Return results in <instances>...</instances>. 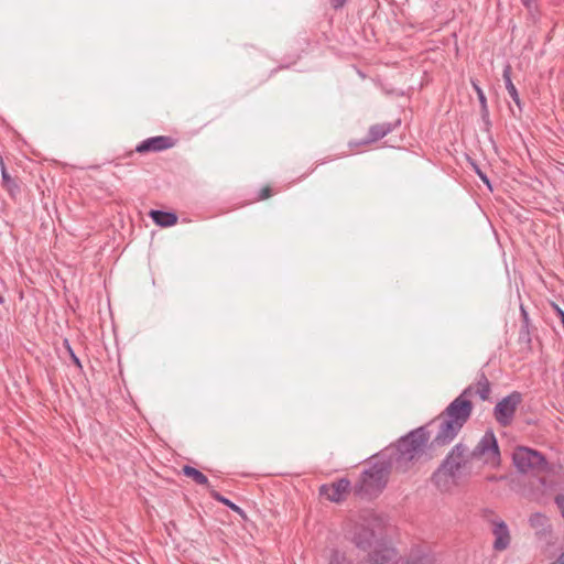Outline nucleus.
Returning a JSON list of instances; mask_svg holds the SVG:
<instances>
[{
	"label": "nucleus",
	"mask_w": 564,
	"mask_h": 564,
	"mask_svg": "<svg viewBox=\"0 0 564 564\" xmlns=\"http://www.w3.org/2000/svg\"><path fill=\"white\" fill-rule=\"evenodd\" d=\"M512 463L521 474H542L549 470V463L539 451L518 446L512 454Z\"/></svg>",
	"instance_id": "6"
},
{
	"label": "nucleus",
	"mask_w": 564,
	"mask_h": 564,
	"mask_svg": "<svg viewBox=\"0 0 564 564\" xmlns=\"http://www.w3.org/2000/svg\"><path fill=\"white\" fill-rule=\"evenodd\" d=\"M492 534L495 535L492 546L496 551H503L510 545V532L505 521L499 520L494 522Z\"/></svg>",
	"instance_id": "13"
},
{
	"label": "nucleus",
	"mask_w": 564,
	"mask_h": 564,
	"mask_svg": "<svg viewBox=\"0 0 564 564\" xmlns=\"http://www.w3.org/2000/svg\"><path fill=\"white\" fill-rule=\"evenodd\" d=\"M471 85H473L474 90L476 91V95H477V98H478V101L480 105L481 120L485 124V129L488 131L491 127V121H490V117H489V108H488L486 95H485L484 90L481 89V87L476 82L471 80Z\"/></svg>",
	"instance_id": "15"
},
{
	"label": "nucleus",
	"mask_w": 564,
	"mask_h": 564,
	"mask_svg": "<svg viewBox=\"0 0 564 564\" xmlns=\"http://www.w3.org/2000/svg\"><path fill=\"white\" fill-rule=\"evenodd\" d=\"M367 555L370 564H397L399 562L398 550L384 536Z\"/></svg>",
	"instance_id": "8"
},
{
	"label": "nucleus",
	"mask_w": 564,
	"mask_h": 564,
	"mask_svg": "<svg viewBox=\"0 0 564 564\" xmlns=\"http://www.w3.org/2000/svg\"><path fill=\"white\" fill-rule=\"evenodd\" d=\"M137 151L140 152L141 151V145L137 147Z\"/></svg>",
	"instance_id": "32"
},
{
	"label": "nucleus",
	"mask_w": 564,
	"mask_h": 564,
	"mask_svg": "<svg viewBox=\"0 0 564 564\" xmlns=\"http://www.w3.org/2000/svg\"><path fill=\"white\" fill-rule=\"evenodd\" d=\"M551 564H564V552L557 557L556 561L552 562Z\"/></svg>",
	"instance_id": "29"
},
{
	"label": "nucleus",
	"mask_w": 564,
	"mask_h": 564,
	"mask_svg": "<svg viewBox=\"0 0 564 564\" xmlns=\"http://www.w3.org/2000/svg\"><path fill=\"white\" fill-rule=\"evenodd\" d=\"M518 341L521 346L524 347V349L527 351H531L532 338H531L530 325H521L520 330H519Z\"/></svg>",
	"instance_id": "21"
},
{
	"label": "nucleus",
	"mask_w": 564,
	"mask_h": 564,
	"mask_svg": "<svg viewBox=\"0 0 564 564\" xmlns=\"http://www.w3.org/2000/svg\"><path fill=\"white\" fill-rule=\"evenodd\" d=\"M175 145V140L167 135L152 137L143 140V152H160Z\"/></svg>",
	"instance_id": "14"
},
{
	"label": "nucleus",
	"mask_w": 564,
	"mask_h": 564,
	"mask_svg": "<svg viewBox=\"0 0 564 564\" xmlns=\"http://www.w3.org/2000/svg\"><path fill=\"white\" fill-rule=\"evenodd\" d=\"M2 302H3V299H2V296L0 295V304H1Z\"/></svg>",
	"instance_id": "33"
},
{
	"label": "nucleus",
	"mask_w": 564,
	"mask_h": 564,
	"mask_svg": "<svg viewBox=\"0 0 564 564\" xmlns=\"http://www.w3.org/2000/svg\"><path fill=\"white\" fill-rule=\"evenodd\" d=\"M182 470L186 477L192 478L196 484L206 486L208 490L214 489V487L210 486L208 478L198 469L189 465H185Z\"/></svg>",
	"instance_id": "19"
},
{
	"label": "nucleus",
	"mask_w": 564,
	"mask_h": 564,
	"mask_svg": "<svg viewBox=\"0 0 564 564\" xmlns=\"http://www.w3.org/2000/svg\"><path fill=\"white\" fill-rule=\"evenodd\" d=\"M73 359H74V361H75L77 365H79V360H78L74 355H73Z\"/></svg>",
	"instance_id": "31"
},
{
	"label": "nucleus",
	"mask_w": 564,
	"mask_h": 564,
	"mask_svg": "<svg viewBox=\"0 0 564 564\" xmlns=\"http://www.w3.org/2000/svg\"><path fill=\"white\" fill-rule=\"evenodd\" d=\"M520 314H521V325H530L529 313L527 312L525 307L522 304L520 305Z\"/></svg>",
	"instance_id": "24"
},
{
	"label": "nucleus",
	"mask_w": 564,
	"mask_h": 564,
	"mask_svg": "<svg viewBox=\"0 0 564 564\" xmlns=\"http://www.w3.org/2000/svg\"><path fill=\"white\" fill-rule=\"evenodd\" d=\"M271 195H272V189L267 186V187H263L260 189L258 199L263 200V199L269 198Z\"/></svg>",
	"instance_id": "25"
},
{
	"label": "nucleus",
	"mask_w": 564,
	"mask_h": 564,
	"mask_svg": "<svg viewBox=\"0 0 564 564\" xmlns=\"http://www.w3.org/2000/svg\"><path fill=\"white\" fill-rule=\"evenodd\" d=\"M430 440L429 425L419 426L381 451L382 457L388 460L393 471L405 474L416 464L433 457L434 449L430 447Z\"/></svg>",
	"instance_id": "2"
},
{
	"label": "nucleus",
	"mask_w": 564,
	"mask_h": 564,
	"mask_svg": "<svg viewBox=\"0 0 564 564\" xmlns=\"http://www.w3.org/2000/svg\"><path fill=\"white\" fill-rule=\"evenodd\" d=\"M529 523L536 530V534H546L551 531L547 517L541 512L531 514Z\"/></svg>",
	"instance_id": "18"
},
{
	"label": "nucleus",
	"mask_w": 564,
	"mask_h": 564,
	"mask_svg": "<svg viewBox=\"0 0 564 564\" xmlns=\"http://www.w3.org/2000/svg\"><path fill=\"white\" fill-rule=\"evenodd\" d=\"M471 165L475 173L480 177V180L490 187V182L486 173H484L475 162H471Z\"/></svg>",
	"instance_id": "23"
},
{
	"label": "nucleus",
	"mask_w": 564,
	"mask_h": 564,
	"mask_svg": "<svg viewBox=\"0 0 564 564\" xmlns=\"http://www.w3.org/2000/svg\"><path fill=\"white\" fill-rule=\"evenodd\" d=\"M471 389V393L468 395V400L473 395H478L481 401L489 400L491 392V384L484 371L477 373L475 382L466 387L465 389Z\"/></svg>",
	"instance_id": "11"
},
{
	"label": "nucleus",
	"mask_w": 564,
	"mask_h": 564,
	"mask_svg": "<svg viewBox=\"0 0 564 564\" xmlns=\"http://www.w3.org/2000/svg\"><path fill=\"white\" fill-rule=\"evenodd\" d=\"M2 177L4 181H9L10 180V176L8 175L7 171L4 167H2Z\"/></svg>",
	"instance_id": "30"
},
{
	"label": "nucleus",
	"mask_w": 564,
	"mask_h": 564,
	"mask_svg": "<svg viewBox=\"0 0 564 564\" xmlns=\"http://www.w3.org/2000/svg\"><path fill=\"white\" fill-rule=\"evenodd\" d=\"M557 508L561 511L562 517L564 518V495L560 494L554 499Z\"/></svg>",
	"instance_id": "26"
},
{
	"label": "nucleus",
	"mask_w": 564,
	"mask_h": 564,
	"mask_svg": "<svg viewBox=\"0 0 564 564\" xmlns=\"http://www.w3.org/2000/svg\"><path fill=\"white\" fill-rule=\"evenodd\" d=\"M351 484L348 478H340L332 484H324L319 487V495L332 502H341L350 491Z\"/></svg>",
	"instance_id": "9"
},
{
	"label": "nucleus",
	"mask_w": 564,
	"mask_h": 564,
	"mask_svg": "<svg viewBox=\"0 0 564 564\" xmlns=\"http://www.w3.org/2000/svg\"><path fill=\"white\" fill-rule=\"evenodd\" d=\"M382 538L378 525L366 519L352 523L347 532V539L364 553L370 552Z\"/></svg>",
	"instance_id": "5"
},
{
	"label": "nucleus",
	"mask_w": 564,
	"mask_h": 564,
	"mask_svg": "<svg viewBox=\"0 0 564 564\" xmlns=\"http://www.w3.org/2000/svg\"><path fill=\"white\" fill-rule=\"evenodd\" d=\"M522 402V394L513 391L502 398L494 408V417L500 426H509L516 415L518 406Z\"/></svg>",
	"instance_id": "7"
},
{
	"label": "nucleus",
	"mask_w": 564,
	"mask_h": 564,
	"mask_svg": "<svg viewBox=\"0 0 564 564\" xmlns=\"http://www.w3.org/2000/svg\"><path fill=\"white\" fill-rule=\"evenodd\" d=\"M328 564H355V563L351 558L347 557L345 554H341L338 551H335L332 554Z\"/></svg>",
	"instance_id": "22"
},
{
	"label": "nucleus",
	"mask_w": 564,
	"mask_h": 564,
	"mask_svg": "<svg viewBox=\"0 0 564 564\" xmlns=\"http://www.w3.org/2000/svg\"><path fill=\"white\" fill-rule=\"evenodd\" d=\"M150 217L160 227H171L177 223V215L174 212L152 209L149 213Z\"/></svg>",
	"instance_id": "16"
},
{
	"label": "nucleus",
	"mask_w": 564,
	"mask_h": 564,
	"mask_svg": "<svg viewBox=\"0 0 564 564\" xmlns=\"http://www.w3.org/2000/svg\"><path fill=\"white\" fill-rule=\"evenodd\" d=\"M401 564H436V556L431 549L416 545L401 558Z\"/></svg>",
	"instance_id": "10"
},
{
	"label": "nucleus",
	"mask_w": 564,
	"mask_h": 564,
	"mask_svg": "<svg viewBox=\"0 0 564 564\" xmlns=\"http://www.w3.org/2000/svg\"><path fill=\"white\" fill-rule=\"evenodd\" d=\"M400 124L401 120L398 119L394 122H382L371 126L369 128L367 139L364 141V143H372L384 138L387 134L395 130Z\"/></svg>",
	"instance_id": "12"
},
{
	"label": "nucleus",
	"mask_w": 564,
	"mask_h": 564,
	"mask_svg": "<svg viewBox=\"0 0 564 564\" xmlns=\"http://www.w3.org/2000/svg\"><path fill=\"white\" fill-rule=\"evenodd\" d=\"M209 495L210 497L225 505L226 507H228L229 509H231L232 511H235L237 514H239L243 520L247 519V514L246 512L239 507L237 506L236 503H234L232 501H230L229 499H227L226 497L221 496L217 490L215 489H209Z\"/></svg>",
	"instance_id": "20"
},
{
	"label": "nucleus",
	"mask_w": 564,
	"mask_h": 564,
	"mask_svg": "<svg viewBox=\"0 0 564 564\" xmlns=\"http://www.w3.org/2000/svg\"><path fill=\"white\" fill-rule=\"evenodd\" d=\"M482 458L484 464L497 467L500 464L498 441L491 430L487 431L473 451L464 443H457L447 453L432 474V484L442 492H448L471 476L473 459Z\"/></svg>",
	"instance_id": "1"
},
{
	"label": "nucleus",
	"mask_w": 564,
	"mask_h": 564,
	"mask_svg": "<svg viewBox=\"0 0 564 564\" xmlns=\"http://www.w3.org/2000/svg\"><path fill=\"white\" fill-rule=\"evenodd\" d=\"M553 307H554V310H555V312H556V315H557V316H558V318L561 319V323H562V325H563V327H564V311H563L560 306H557L556 304H554V303H553Z\"/></svg>",
	"instance_id": "28"
},
{
	"label": "nucleus",
	"mask_w": 564,
	"mask_h": 564,
	"mask_svg": "<svg viewBox=\"0 0 564 564\" xmlns=\"http://www.w3.org/2000/svg\"><path fill=\"white\" fill-rule=\"evenodd\" d=\"M470 393V388L464 389L438 416L426 424L429 429L437 424V433L430 440L431 448L435 451L436 448L444 447L456 438L473 413L474 406L471 401L468 400Z\"/></svg>",
	"instance_id": "3"
},
{
	"label": "nucleus",
	"mask_w": 564,
	"mask_h": 564,
	"mask_svg": "<svg viewBox=\"0 0 564 564\" xmlns=\"http://www.w3.org/2000/svg\"><path fill=\"white\" fill-rule=\"evenodd\" d=\"M502 78L505 80V85H506V89H507L508 94L510 95L511 99L514 101V104L517 105L519 110L522 111L523 104L520 99L519 93H518L514 84L512 83L511 66L509 64L506 65L503 68Z\"/></svg>",
	"instance_id": "17"
},
{
	"label": "nucleus",
	"mask_w": 564,
	"mask_h": 564,
	"mask_svg": "<svg viewBox=\"0 0 564 564\" xmlns=\"http://www.w3.org/2000/svg\"><path fill=\"white\" fill-rule=\"evenodd\" d=\"M375 462L365 469L352 487L354 494L360 498L378 497L387 487L389 476L393 468L388 460L382 457V453L373 456Z\"/></svg>",
	"instance_id": "4"
},
{
	"label": "nucleus",
	"mask_w": 564,
	"mask_h": 564,
	"mask_svg": "<svg viewBox=\"0 0 564 564\" xmlns=\"http://www.w3.org/2000/svg\"><path fill=\"white\" fill-rule=\"evenodd\" d=\"M347 0H330V6L335 10L341 9L346 4Z\"/></svg>",
	"instance_id": "27"
}]
</instances>
